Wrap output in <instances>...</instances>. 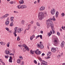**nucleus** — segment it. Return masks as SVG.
Segmentation results:
<instances>
[{
    "mask_svg": "<svg viewBox=\"0 0 65 65\" xmlns=\"http://www.w3.org/2000/svg\"><path fill=\"white\" fill-rule=\"evenodd\" d=\"M30 26H31V24H29V25H28V28H30Z\"/></svg>",
    "mask_w": 65,
    "mask_h": 65,
    "instance_id": "nucleus-46",
    "label": "nucleus"
},
{
    "mask_svg": "<svg viewBox=\"0 0 65 65\" xmlns=\"http://www.w3.org/2000/svg\"><path fill=\"white\" fill-rule=\"evenodd\" d=\"M0 43L1 45H5V44H4V42H1Z\"/></svg>",
    "mask_w": 65,
    "mask_h": 65,
    "instance_id": "nucleus-29",
    "label": "nucleus"
},
{
    "mask_svg": "<svg viewBox=\"0 0 65 65\" xmlns=\"http://www.w3.org/2000/svg\"><path fill=\"white\" fill-rule=\"evenodd\" d=\"M21 62V60L20 59H18L17 61V62L18 63H20Z\"/></svg>",
    "mask_w": 65,
    "mask_h": 65,
    "instance_id": "nucleus-20",
    "label": "nucleus"
},
{
    "mask_svg": "<svg viewBox=\"0 0 65 65\" xmlns=\"http://www.w3.org/2000/svg\"><path fill=\"white\" fill-rule=\"evenodd\" d=\"M10 4H13V2H10Z\"/></svg>",
    "mask_w": 65,
    "mask_h": 65,
    "instance_id": "nucleus-52",
    "label": "nucleus"
},
{
    "mask_svg": "<svg viewBox=\"0 0 65 65\" xmlns=\"http://www.w3.org/2000/svg\"><path fill=\"white\" fill-rule=\"evenodd\" d=\"M10 56H14V54L13 53H11L10 54H9Z\"/></svg>",
    "mask_w": 65,
    "mask_h": 65,
    "instance_id": "nucleus-34",
    "label": "nucleus"
},
{
    "mask_svg": "<svg viewBox=\"0 0 65 65\" xmlns=\"http://www.w3.org/2000/svg\"><path fill=\"white\" fill-rule=\"evenodd\" d=\"M51 51L52 53H55L56 52V49L54 48H52Z\"/></svg>",
    "mask_w": 65,
    "mask_h": 65,
    "instance_id": "nucleus-12",
    "label": "nucleus"
},
{
    "mask_svg": "<svg viewBox=\"0 0 65 65\" xmlns=\"http://www.w3.org/2000/svg\"><path fill=\"white\" fill-rule=\"evenodd\" d=\"M58 39L57 38H56L55 39L53 42L55 44H57L58 43Z\"/></svg>",
    "mask_w": 65,
    "mask_h": 65,
    "instance_id": "nucleus-9",
    "label": "nucleus"
},
{
    "mask_svg": "<svg viewBox=\"0 0 65 65\" xmlns=\"http://www.w3.org/2000/svg\"><path fill=\"white\" fill-rule=\"evenodd\" d=\"M5 58H6V59H7V58H8V55H7V56L5 55Z\"/></svg>",
    "mask_w": 65,
    "mask_h": 65,
    "instance_id": "nucleus-47",
    "label": "nucleus"
},
{
    "mask_svg": "<svg viewBox=\"0 0 65 65\" xmlns=\"http://www.w3.org/2000/svg\"><path fill=\"white\" fill-rule=\"evenodd\" d=\"M13 18H14V17H11V20L12 22L10 23V26L11 27L13 26V22L14 21L13 20Z\"/></svg>",
    "mask_w": 65,
    "mask_h": 65,
    "instance_id": "nucleus-4",
    "label": "nucleus"
},
{
    "mask_svg": "<svg viewBox=\"0 0 65 65\" xmlns=\"http://www.w3.org/2000/svg\"><path fill=\"white\" fill-rule=\"evenodd\" d=\"M56 10L54 8L52 9L51 10V14L53 15L55 13Z\"/></svg>",
    "mask_w": 65,
    "mask_h": 65,
    "instance_id": "nucleus-5",
    "label": "nucleus"
},
{
    "mask_svg": "<svg viewBox=\"0 0 65 65\" xmlns=\"http://www.w3.org/2000/svg\"><path fill=\"white\" fill-rule=\"evenodd\" d=\"M23 47H24L25 48L26 50H27V51H29V49L28 47H27V46L25 44H23Z\"/></svg>",
    "mask_w": 65,
    "mask_h": 65,
    "instance_id": "nucleus-10",
    "label": "nucleus"
},
{
    "mask_svg": "<svg viewBox=\"0 0 65 65\" xmlns=\"http://www.w3.org/2000/svg\"><path fill=\"white\" fill-rule=\"evenodd\" d=\"M32 37L33 38H34V37H35V35H33L32 36Z\"/></svg>",
    "mask_w": 65,
    "mask_h": 65,
    "instance_id": "nucleus-53",
    "label": "nucleus"
},
{
    "mask_svg": "<svg viewBox=\"0 0 65 65\" xmlns=\"http://www.w3.org/2000/svg\"><path fill=\"white\" fill-rule=\"evenodd\" d=\"M27 7V6L26 5H21V9H24V8H26Z\"/></svg>",
    "mask_w": 65,
    "mask_h": 65,
    "instance_id": "nucleus-13",
    "label": "nucleus"
},
{
    "mask_svg": "<svg viewBox=\"0 0 65 65\" xmlns=\"http://www.w3.org/2000/svg\"><path fill=\"white\" fill-rule=\"evenodd\" d=\"M5 29L6 30H7V31H8L9 30V28L7 27L5 28Z\"/></svg>",
    "mask_w": 65,
    "mask_h": 65,
    "instance_id": "nucleus-35",
    "label": "nucleus"
},
{
    "mask_svg": "<svg viewBox=\"0 0 65 65\" xmlns=\"http://www.w3.org/2000/svg\"><path fill=\"white\" fill-rule=\"evenodd\" d=\"M44 14L42 12H40L38 14V18L39 20H42L43 19V17Z\"/></svg>",
    "mask_w": 65,
    "mask_h": 65,
    "instance_id": "nucleus-2",
    "label": "nucleus"
},
{
    "mask_svg": "<svg viewBox=\"0 0 65 65\" xmlns=\"http://www.w3.org/2000/svg\"><path fill=\"white\" fill-rule=\"evenodd\" d=\"M21 23L22 24V25H24V24H25V21L23 20H22L21 21Z\"/></svg>",
    "mask_w": 65,
    "mask_h": 65,
    "instance_id": "nucleus-23",
    "label": "nucleus"
},
{
    "mask_svg": "<svg viewBox=\"0 0 65 65\" xmlns=\"http://www.w3.org/2000/svg\"><path fill=\"white\" fill-rule=\"evenodd\" d=\"M64 41H63L62 42L61 44V47H64Z\"/></svg>",
    "mask_w": 65,
    "mask_h": 65,
    "instance_id": "nucleus-15",
    "label": "nucleus"
},
{
    "mask_svg": "<svg viewBox=\"0 0 65 65\" xmlns=\"http://www.w3.org/2000/svg\"><path fill=\"white\" fill-rule=\"evenodd\" d=\"M61 57V55H58L57 56V57Z\"/></svg>",
    "mask_w": 65,
    "mask_h": 65,
    "instance_id": "nucleus-59",
    "label": "nucleus"
},
{
    "mask_svg": "<svg viewBox=\"0 0 65 65\" xmlns=\"http://www.w3.org/2000/svg\"><path fill=\"white\" fill-rule=\"evenodd\" d=\"M19 60H23V57L22 56H19Z\"/></svg>",
    "mask_w": 65,
    "mask_h": 65,
    "instance_id": "nucleus-27",
    "label": "nucleus"
},
{
    "mask_svg": "<svg viewBox=\"0 0 65 65\" xmlns=\"http://www.w3.org/2000/svg\"><path fill=\"white\" fill-rule=\"evenodd\" d=\"M43 31H41L40 32V33H41V34H43Z\"/></svg>",
    "mask_w": 65,
    "mask_h": 65,
    "instance_id": "nucleus-54",
    "label": "nucleus"
},
{
    "mask_svg": "<svg viewBox=\"0 0 65 65\" xmlns=\"http://www.w3.org/2000/svg\"><path fill=\"white\" fill-rule=\"evenodd\" d=\"M36 24L37 26H40V24L38 22H37Z\"/></svg>",
    "mask_w": 65,
    "mask_h": 65,
    "instance_id": "nucleus-31",
    "label": "nucleus"
},
{
    "mask_svg": "<svg viewBox=\"0 0 65 65\" xmlns=\"http://www.w3.org/2000/svg\"><path fill=\"white\" fill-rule=\"evenodd\" d=\"M45 9V7L43 6H42L41 7V8H40V11H42Z\"/></svg>",
    "mask_w": 65,
    "mask_h": 65,
    "instance_id": "nucleus-11",
    "label": "nucleus"
},
{
    "mask_svg": "<svg viewBox=\"0 0 65 65\" xmlns=\"http://www.w3.org/2000/svg\"><path fill=\"white\" fill-rule=\"evenodd\" d=\"M13 12L14 13H18V11H13Z\"/></svg>",
    "mask_w": 65,
    "mask_h": 65,
    "instance_id": "nucleus-40",
    "label": "nucleus"
},
{
    "mask_svg": "<svg viewBox=\"0 0 65 65\" xmlns=\"http://www.w3.org/2000/svg\"><path fill=\"white\" fill-rule=\"evenodd\" d=\"M3 60L2 59H0V62H1V63H2L3 64V65H5V63H4V62H3Z\"/></svg>",
    "mask_w": 65,
    "mask_h": 65,
    "instance_id": "nucleus-17",
    "label": "nucleus"
},
{
    "mask_svg": "<svg viewBox=\"0 0 65 65\" xmlns=\"http://www.w3.org/2000/svg\"><path fill=\"white\" fill-rule=\"evenodd\" d=\"M39 37L41 39H42V35H39Z\"/></svg>",
    "mask_w": 65,
    "mask_h": 65,
    "instance_id": "nucleus-48",
    "label": "nucleus"
},
{
    "mask_svg": "<svg viewBox=\"0 0 65 65\" xmlns=\"http://www.w3.org/2000/svg\"><path fill=\"white\" fill-rule=\"evenodd\" d=\"M5 17H6L5 15H4L3 16V18H5Z\"/></svg>",
    "mask_w": 65,
    "mask_h": 65,
    "instance_id": "nucleus-57",
    "label": "nucleus"
},
{
    "mask_svg": "<svg viewBox=\"0 0 65 65\" xmlns=\"http://www.w3.org/2000/svg\"><path fill=\"white\" fill-rule=\"evenodd\" d=\"M38 59L40 61H41L42 63H41V65H47V62L44 60H42V59L41 58L39 57L38 58Z\"/></svg>",
    "mask_w": 65,
    "mask_h": 65,
    "instance_id": "nucleus-3",
    "label": "nucleus"
},
{
    "mask_svg": "<svg viewBox=\"0 0 65 65\" xmlns=\"http://www.w3.org/2000/svg\"><path fill=\"white\" fill-rule=\"evenodd\" d=\"M53 20V21H56V19L55 18V16H54L52 18H50L47 20L46 21V24L47 26V28H49L50 27V25L51 26V27L52 29V30L53 33H55V28L54 27V24L53 22L52 21Z\"/></svg>",
    "mask_w": 65,
    "mask_h": 65,
    "instance_id": "nucleus-1",
    "label": "nucleus"
},
{
    "mask_svg": "<svg viewBox=\"0 0 65 65\" xmlns=\"http://www.w3.org/2000/svg\"><path fill=\"white\" fill-rule=\"evenodd\" d=\"M21 65H24V62L23 61L21 63Z\"/></svg>",
    "mask_w": 65,
    "mask_h": 65,
    "instance_id": "nucleus-42",
    "label": "nucleus"
},
{
    "mask_svg": "<svg viewBox=\"0 0 65 65\" xmlns=\"http://www.w3.org/2000/svg\"><path fill=\"white\" fill-rule=\"evenodd\" d=\"M10 59V60H12V57L10 56V59Z\"/></svg>",
    "mask_w": 65,
    "mask_h": 65,
    "instance_id": "nucleus-49",
    "label": "nucleus"
},
{
    "mask_svg": "<svg viewBox=\"0 0 65 65\" xmlns=\"http://www.w3.org/2000/svg\"><path fill=\"white\" fill-rule=\"evenodd\" d=\"M17 40L18 41H19V40H20V37L19 36H18Z\"/></svg>",
    "mask_w": 65,
    "mask_h": 65,
    "instance_id": "nucleus-32",
    "label": "nucleus"
},
{
    "mask_svg": "<svg viewBox=\"0 0 65 65\" xmlns=\"http://www.w3.org/2000/svg\"><path fill=\"white\" fill-rule=\"evenodd\" d=\"M33 37H32V36H31L30 37V40H32V39H33Z\"/></svg>",
    "mask_w": 65,
    "mask_h": 65,
    "instance_id": "nucleus-41",
    "label": "nucleus"
},
{
    "mask_svg": "<svg viewBox=\"0 0 65 65\" xmlns=\"http://www.w3.org/2000/svg\"><path fill=\"white\" fill-rule=\"evenodd\" d=\"M52 54V53L51 52H49L47 54V56L48 57H47V58H46V59H49V58H51V57H50V56L51 55V54Z\"/></svg>",
    "mask_w": 65,
    "mask_h": 65,
    "instance_id": "nucleus-7",
    "label": "nucleus"
},
{
    "mask_svg": "<svg viewBox=\"0 0 65 65\" xmlns=\"http://www.w3.org/2000/svg\"><path fill=\"white\" fill-rule=\"evenodd\" d=\"M9 18H8L6 21H9Z\"/></svg>",
    "mask_w": 65,
    "mask_h": 65,
    "instance_id": "nucleus-62",
    "label": "nucleus"
},
{
    "mask_svg": "<svg viewBox=\"0 0 65 65\" xmlns=\"http://www.w3.org/2000/svg\"><path fill=\"white\" fill-rule=\"evenodd\" d=\"M41 51H39V49H37L35 52V53L37 55H39L41 54Z\"/></svg>",
    "mask_w": 65,
    "mask_h": 65,
    "instance_id": "nucleus-6",
    "label": "nucleus"
},
{
    "mask_svg": "<svg viewBox=\"0 0 65 65\" xmlns=\"http://www.w3.org/2000/svg\"><path fill=\"white\" fill-rule=\"evenodd\" d=\"M9 44H10V43H9V42L7 44V46L8 47H9Z\"/></svg>",
    "mask_w": 65,
    "mask_h": 65,
    "instance_id": "nucleus-28",
    "label": "nucleus"
},
{
    "mask_svg": "<svg viewBox=\"0 0 65 65\" xmlns=\"http://www.w3.org/2000/svg\"><path fill=\"white\" fill-rule=\"evenodd\" d=\"M5 53H6V55H7V54H8L9 53V51H8L7 50H6L5 51Z\"/></svg>",
    "mask_w": 65,
    "mask_h": 65,
    "instance_id": "nucleus-19",
    "label": "nucleus"
},
{
    "mask_svg": "<svg viewBox=\"0 0 65 65\" xmlns=\"http://www.w3.org/2000/svg\"><path fill=\"white\" fill-rule=\"evenodd\" d=\"M38 3H40V0H38Z\"/></svg>",
    "mask_w": 65,
    "mask_h": 65,
    "instance_id": "nucleus-61",
    "label": "nucleus"
},
{
    "mask_svg": "<svg viewBox=\"0 0 65 65\" xmlns=\"http://www.w3.org/2000/svg\"><path fill=\"white\" fill-rule=\"evenodd\" d=\"M34 62L35 63V64H37V62L36 60H34Z\"/></svg>",
    "mask_w": 65,
    "mask_h": 65,
    "instance_id": "nucleus-36",
    "label": "nucleus"
},
{
    "mask_svg": "<svg viewBox=\"0 0 65 65\" xmlns=\"http://www.w3.org/2000/svg\"><path fill=\"white\" fill-rule=\"evenodd\" d=\"M21 28H20L18 30V33H21Z\"/></svg>",
    "mask_w": 65,
    "mask_h": 65,
    "instance_id": "nucleus-26",
    "label": "nucleus"
},
{
    "mask_svg": "<svg viewBox=\"0 0 65 65\" xmlns=\"http://www.w3.org/2000/svg\"><path fill=\"white\" fill-rule=\"evenodd\" d=\"M17 32H14L13 33L14 34V36L15 37H17V35L16 34Z\"/></svg>",
    "mask_w": 65,
    "mask_h": 65,
    "instance_id": "nucleus-30",
    "label": "nucleus"
},
{
    "mask_svg": "<svg viewBox=\"0 0 65 65\" xmlns=\"http://www.w3.org/2000/svg\"><path fill=\"white\" fill-rule=\"evenodd\" d=\"M12 59H9V62H10V63H12Z\"/></svg>",
    "mask_w": 65,
    "mask_h": 65,
    "instance_id": "nucleus-38",
    "label": "nucleus"
},
{
    "mask_svg": "<svg viewBox=\"0 0 65 65\" xmlns=\"http://www.w3.org/2000/svg\"><path fill=\"white\" fill-rule=\"evenodd\" d=\"M52 31L51 30L50 32H48L47 33L48 36L50 37L52 35Z\"/></svg>",
    "mask_w": 65,
    "mask_h": 65,
    "instance_id": "nucleus-16",
    "label": "nucleus"
},
{
    "mask_svg": "<svg viewBox=\"0 0 65 65\" xmlns=\"http://www.w3.org/2000/svg\"><path fill=\"white\" fill-rule=\"evenodd\" d=\"M8 31V32H9V33H12V32H11V31L10 30H9Z\"/></svg>",
    "mask_w": 65,
    "mask_h": 65,
    "instance_id": "nucleus-51",
    "label": "nucleus"
},
{
    "mask_svg": "<svg viewBox=\"0 0 65 65\" xmlns=\"http://www.w3.org/2000/svg\"><path fill=\"white\" fill-rule=\"evenodd\" d=\"M33 23H34V21H31L30 23L31 24H33Z\"/></svg>",
    "mask_w": 65,
    "mask_h": 65,
    "instance_id": "nucleus-45",
    "label": "nucleus"
},
{
    "mask_svg": "<svg viewBox=\"0 0 65 65\" xmlns=\"http://www.w3.org/2000/svg\"><path fill=\"white\" fill-rule=\"evenodd\" d=\"M62 65H65V63H63Z\"/></svg>",
    "mask_w": 65,
    "mask_h": 65,
    "instance_id": "nucleus-64",
    "label": "nucleus"
},
{
    "mask_svg": "<svg viewBox=\"0 0 65 65\" xmlns=\"http://www.w3.org/2000/svg\"><path fill=\"white\" fill-rule=\"evenodd\" d=\"M59 15V12L58 11H56V12L55 17L56 18H57Z\"/></svg>",
    "mask_w": 65,
    "mask_h": 65,
    "instance_id": "nucleus-14",
    "label": "nucleus"
},
{
    "mask_svg": "<svg viewBox=\"0 0 65 65\" xmlns=\"http://www.w3.org/2000/svg\"><path fill=\"white\" fill-rule=\"evenodd\" d=\"M39 37V35H38V36H37L36 37V39H37V38H38V37Z\"/></svg>",
    "mask_w": 65,
    "mask_h": 65,
    "instance_id": "nucleus-39",
    "label": "nucleus"
},
{
    "mask_svg": "<svg viewBox=\"0 0 65 65\" xmlns=\"http://www.w3.org/2000/svg\"><path fill=\"white\" fill-rule=\"evenodd\" d=\"M45 55V54H44V53H43L42 54V56H44V55Z\"/></svg>",
    "mask_w": 65,
    "mask_h": 65,
    "instance_id": "nucleus-56",
    "label": "nucleus"
},
{
    "mask_svg": "<svg viewBox=\"0 0 65 65\" xmlns=\"http://www.w3.org/2000/svg\"><path fill=\"white\" fill-rule=\"evenodd\" d=\"M60 30L61 31H62V29L61 28H60Z\"/></svg>",
    "mask_w": 65,
    "mask_h": 65,
    "instance_id": "nucleus-63",
    "label": "nucleus"
},
{
    "mask_svg": "<svg viewBox=\"0 0 65 65\" xmlns=\"http://www.w3.org/2000/svg\"><path fill=\"white\" fill-rule=\"evenodd\" d=\"M21 5H19L18 6H17V8H18V9H21Z\"/></svg>",
    "mask_w": 65,
    "mask_h": 65,
    "instance_id": "nucleus-18",
    "label": "nucleus"
},
{
    "mask_svg": "<svg viewBox=\"0 0 65 65\" xmlns=\"http://www.w3.org/2000/svg\"><path fill=\"white\" fill-rule=\"evenodd\" d=\"M23 52H25L26 51V50H25V48H24L23 49Z\"/></svg>",
    "mask_w": 65,
    "mask_h": 65,
    "instance_id": "nucleus-37",
    "label": "nucleus"
},
{
    "mask_svg": "<svg viewBox=\"0 0 65 65\" xmlns=\"http://www.w3.org/2000/svg\"><path fill=\"white\" fill-rule=\"evenodd\" d=\"M30 54H32V55L33 54H34V51H33L32 50H31L30 51Z\"/></svg>",
    "mask_w": 65,
    "mask_h": 65,
    "instance_id": "nucleus-25",
    "label": "nucleus"
},
{
    "mask_svg": "<svg viewBox=\"0 0 65 65\" xmlns=\"http://www.w3.org/2000/svg\"><path fill=\"white\" fill-rule=\"evenodd\" d=\"M37 46L38 47H40V48H43V45L42 44H40V45L38 43L37 44Z\"/></svg>",
    "mask_w": 65,
    "mask_h": 65,
    "instance_id": "nucleus-8",
    "label": "nucleus"
},
{
    "mask_svg": "<svg viewBox=\"0 0 65 65\" xmlns=\"http://www.w3.org/2000/svg\"><path fill=\"white\" fill-rule=\"evenodd\" d=\"M57 35H58V36H60V34L59 32H57Z\"/></svg>",
    "mask_w": 65,
    "mask_h": 65,
    "instance_id": "nucleus-44",
    "label": "nucleus"
},
{
    "mask_svg": "<svg viewBox=\"0 0 65 65\" xmlns=\"http://www.w3.org/2000/svg\"><path fill=\"white\" fill-rule=\"evenodd\" d=\"M18 46L20 47H21L22 46V45H18Z\"/></svg>",
    "mask_w": 65,
    "mask_h": 65,
    "instance_id": "nucleus-55",
    "label": "nucleus"
},
{
    "mask_svg": "<svg viewBox=\"0 0 65 65\" xmlns=\"http://www.w3.org/2000/svg\"><path fill=\"white\" fill-rule=\"evenodd\" d=\"M26 30H27V29H26L24 31V34H25V33H26Z\"/></svg>",
    "mask_w": 65,
    "mask_h": 65,
    "instance_id": "nucleus-50",
    "label": "nucleus"
},
{
    "mask_svg": "<svg viewBox=\"0 0 65 65\" xmlns=\"http://www.w3.org/2000/svg\"><path fill=\"white\" fill-rule=\"evenodd\" d=\"M21 1H19V2L20 4H23L24 3V1L23 0H21Z\"/></svg>",
    "mask_w": 65,
    "mask_h": 65,
    "instance_id": "nucleus-22",
    "label": "nucleus"
},
{
    "mask_svg": "<svg viewBox=\"0 0 65 65\" xmlns=\"http://www.w3.org/2000/svg\"><path fill=\"white\" fill-rule=\"evenodd\" d=\"M9 21H6L5 22V24L6 25H8L9 24Z\"/></svg>",
    "mask_w": 65,
    "mask_h": 65,
    "instance_id": "nucleus-21",
    "label": "nucleus"
},
{
    "mask_svg": "<svg viewBox=\"0 0 65 65\" xmlns=\"http://www.w3.org/2000/svg\"><path fill=\"white\" fill-rule=\"evenodd\" d=\"M61 15L63 17H64V16L65 15V14L63 13H62L61 14Z\"/></svg>",
    "mask_w": 65,
    "mask_h": 65,
    "instance_id": "nucleus-33",
    "label": "nucleus"
},
{
    "mask_svg": "<svg viewBox=\"0 0 65 65\" xmlns=\"http://www.w3.org/2000/svg\"><path fill=\"white\" fill-rule=\"evenodd\" d=\"M17 27H15V28L14 32H17V30H18V29H17Z\"/></svg>",
    "mask_w": 65,
    "mask_h": 65,
    "instance_id": "nucleus-24",
    "label": "nucleus"
},
{
    "mask_svg": "<svg viewBox=\"0 0 65 65\" xmlns=\"http://www.w3.org/2000/svg\"><path fill=\"white\" fill-rule=\"evenodd\" d=\"M9 15V14H6L5 15V16H6V17H8Z\"/></svg>",
    "mask_w": 65,
    "mask_h": 65,
    "instance_id": "nucleus-43",
    "label": "nucleus"
},
{
    "mask_svg": "<svg viewBox=\"0 0 65 65\" xmlns=\"http://www.w3.org/2000/svg\"><path fill=\"white\" fill-rule=\"evenodd\" d=\"M34 4H36L37 3V2L36 1H35L34 3Z\"/></svg>",
    "mask_w": 65,
    "mask_h": 65,
    "instance_id": "nucleus-58",
    "label": "nucleus"
},
{
    "mask_svg": "<svg viewBox=\"0 0 65 65\" xmlns=\"http://www.w3.org/2000/svg\"><path fill=\"white\" fill-rule=\"evenodd\" d=\"M23 29L22 28H20V30L22 31H23Z\"/></svg>",
    "mask_w": 65,
    "mask_h": 65,
    "instance_id": "nucleus-60",
    "label": "nucleus"
}]
</instances>
